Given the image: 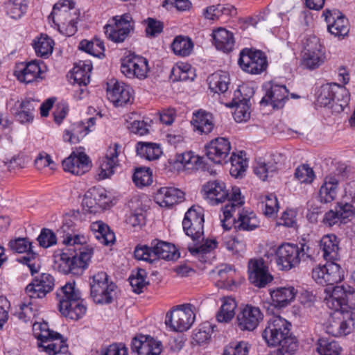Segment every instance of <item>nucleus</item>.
Segmentation results:
<instances>
[{
  "instance_id": "nucleus-1",
  "label": "nucleus",
  "mask_w": 355,
  "mask_h": 355,
  "mask_svg": "<svg viewBox=\"0 0 355 355\" xmlns=\"http://www.w3.org/2000/svg\"><path fill=\"white\" fill-rule=\"evenodd\" d=\"M86 241L83 235L69 232L64 234L62 243L66 248L54 252V268L64 275L83 274L88 268L94 254L92 248L83 245Z\"/></svg>"
},
{
  "instance_id": "nucleus-2",
  "label": "nucleus",
  "mask_w": 355,
  "mask_h": 355,
  "mask_svg": "<svg viewBox=\"0 0 355 355\" xmlns=\"http://www.w3.org/2000/svg\"><path fill=\"white\" fill-rule=\"evenodd\" d=\"M204 222L202 209L195 206L189 209L182 221L185 234L193 241V244L188 245V250L202 262H206L205 256L218 246L215 239L204 241Z\"/></svg>"
},
{
  "instance_id": "nucleus-3",
  "label": "nucleus",
  "mask_w": 355,
  "mask_h": 355,
  "mask_svg": "<svg viewBox=\"0 0 355 355\" xmlns=\"http://www.w3.org/2000/svg\"><path fill=\"white\" fill-rule=\"evenodd\" d=\"M230 202L222 208L220 220L225 230H230L234 225L236 231H252L259 227L260 222L256 214L243 209L245 201L239 187H232Z\"/></svg>"
},
{
  "instance_id": "nucleus-4",
  "label": "nucleus",
  "mask_w": 355,
  "mask_h": 355,
  "mask_svg": "<svg viewBox=\"0 0 355 355\" xmlns=\"http://www.w3.org/2000/svg\"><path fill=\"white\" fill-rule=\"evenodd\" d=\"M291 324L278 315H272L262 332L268 347H278L272 355H292L298 348L296 337L291 332Z\"/></svg>"
},
{
  "instance_id": "nucleus-5",
  "label": "nucleus",
  "mask_w": 355,
  "mask_h": 355,
  "mask_svg": "<svg viewBox=\"0 0 355 355\" xmlns=\"http://www.w3.org/2000/svg\"><path fill=\"white\" fill-rule=\"evenodd\" d=\"M231 150L230 141L225 137H217L212 139L205 146L206 155L209 160L215 164H223L231 162L230 173L232 176L239 178L245 172L247 166L245 160L242 156L232 153L228 158Z\"/></svg>"
},
{
  "instance_id": "nucleus-6",
  "label": "nucleus",
  "mask_w": 355,
  "mask_h": 355,
  "mask_svg": "<svg viewBox=\"0 0 355 355\" xmlns=\"http://www.w3.org/2000/svg\"><path fill=\"white\" fill-rule=\"evenodd\" d=\"M316 100L320 106L331 105L338 112H343L350 100V94L347 88L336 83L322 85L316 91Z\"/></svg>"
},
{
  "instance_id": "nucleus-7",
  "label": "nucleus",
  "mask_w": 355,
  "mask_h": 355,
  "mask_svg": "<svg viewBox=\"0 0 355 355\" xmlns=\"http://www.w3.org/2000/svg\"><path fill=\"white\" fill-rule=\"evenodd\" d=\"M134 255L135 259L149 263H153L159 259L176 260L180 257V253L174 245L158 239L153 240L150 246L137 245Z\"/></svg>"
},
{
  "instance_id": "nucleus-8",
  "label": "nucleus",
  "mask_w": 355,
  "mask_h": 355,
  "mask_svg": "<svg viewBox=\"0 0 355 355\" xmlns=\"http://www.w3.org/2000/svg\"><path fill=\"white\" fill-rule=\"evenodd\" d=\"M324 47L315 35L307 36L303 42L302 65L309 70L319 68L325 61Z\"/></svg>"
},
{
  "instance_id": "nucleus-9",
  "label": "nucleus",
  "mask_w": 355,
  "mask_h": 355,
  "mask_svg": "<svg viewBox=\"0 0 355 355\" xmlns=\"http://www.w3.org/2000/svg\"><path fill=\"white\" fill-rule=\"evenodd\" d=\"M59 311H86L88 308L86 300L76 287L75 282L67 283L56 293Z\"/></svg>"
},
{
  "instance_id": "nucleus-10",
  "label": "nucleus",
  "mask_w": 355,
  "mask_h": 355,
  "mask_svg": "<svg viewBox=\"0 0 355 355\" xmlns=\"http://www.w3.org/2000/svg\"><path fill=\"white\" fill-rule=\"evenodd\" d=\"M134 21L130 14L125 13L112 17L104 26L106 37L115 43H121L134 29Z\"/></svg>"
},
{
  "instance_id": "nucleus-11",
  "label": "nucleus",
  "mask_w": 355,
  "mask_h": 355,
  "mask_svg": "<svg viewBox=\"0 0 355 355\" xmlns=\"http://www.w3.org/2000/svg\"><path fill=\"white\" fill-rule=\"evenodd\" d=\"M253 95V89L245 85L234 92L230 107H235L234 118L236 122H245L250 118V98Z\"/></svg>"
},
{
  "instance_id": "nucleus-12",
  "label": "nucleus",
  "mask_w": 355,
  "mask_h": 355,
  "mask_svg": "<svg viewBox=\"0 0 355 355\" xmlns=\"http://www.w3.org/2000/svg\"><path fill=\"white\" fill-rule=\"evenodd\" d=\"M240 67L251 74H260L268 67L267 57L259 50L244 49L240 53L238 60Z\"/></svg>"
},
{
  "instance_id": "nucleus-13",
  "label": "nucleus",
  "mask_w": 355,
  "mask_h": 355,
  "mask_svg": "<svg viewBox=\"0 0 355 355\" xmlns=\"http://www.w3.org/2000/svg\"><path fill=\"white\" fill-rule=\"evenodd\" d=\"M121 71L128 78L144 80L149 71L148 62L144 57L130 53L121 59Z\"/></svg>"
},
{
  "instance_id": "nucleus-14",
  "label": "nucleus",
  "mask_w": 355,
  "mask_h": 355,
  "mask_svg": "<svg viewBox=\"0 0 355 355\" xmlns=\"http://www.w3.org/2000/svg\"><path fill=\"white\" fill-rule=\"evenodd\" d=\"M8 246L11 250L17 253H24L26 254L17 259L19 263L26 265L31 272V275L37 273L40 265L37 263L38 254L33 252L32 243L26 238H17L10 241Z\"/></svg>"
},
{
  "instance_id": "nucleus-15",
  "label": "nucleus",
  "mask_w": 355,
  "mask_h": 355,
  "mask_svg": "<svg viewBox=\"0 0 355 355\" xmlns=\"http://www.w3.org/2000/svg\"><path fill=\"white\" fill-rule=\"evenodd\" d=\"M298 245L284 243L279 245L275 251V262L279 269L288 271L297 267L300 261Z\"/></svg>"
},
{
  "instance_id": "nucleus-16",
  "label": "nucleus",
  "mask_w": 355,
  "mask_h": 355,
  "mask_svg": "<svg viewBox=\"0 0 355 355\" xmlns=\"http://www.w3.org/2000/svg\"><path fill=\"white\" fill-rule=\"evenodd\" d=\"M355 312H334L327 332L335 337L349 334L355 327Z\"/></svg>"
},
{
  "instance_id": "nucleus-17",
  "label": "nucleus",
  "mask_w": 355,
  "mask_h": 355,
  "mask_svg": "<svg viewBox=\"0 0 355 355\" xmlns=\"http://www.w3.org/2000/svg\"><path fill=\"white\" fill-rule=\"evenodd\" d=\"M248 273L250 282L258 288H264L273 280L262 258H253L248 261Z\"/></svg>"
},
{
  "instance_id": "nucleus-18",
  "label": "nucleus",
  "mask_w": 355,
  "mask_h": 355,
  "mask_svg": "<svg viewBox=\"0 0 355 355\" xmlns=\"http://www.w3.org/2000/svg\"><path fill=\"white\" fill-rule=\"evenodd\" d=\"M202 192L204 198L209 205H218L227 200V203L230 202L232 190L230 192L224 182L215 180L206 182L202 187Z\"/></svg>"
},
{
  "instance_id": "nucleus-19",
  "label": "nucleus",
  "mask_w": 355,
  "mask_h": 355,
  "mask_svg": "<svg viewBox=\"0 0 355 355\" xmlns=\"http://www.w3.org/2000/svg\"><path fill=\"white\" fill-rule=\"evenodd\" d=\"M263 87L266 92L260 101L261 105H270L274 109L282 108L284 106L288 95V90L284 85L270 81L265 83Z\"/></svg>"
},
{
  "instance_id": "nucleus-20",
  "label": "nucleus",
  "mask_w": 355,
  "mask_h": 355,
  "mask_svg": "<svg viewBox=\"0 0 355 355\" xmlns=\"http://www.w3.org/2000/svg\"><path fill=\"white\" fill-rule=\"evenodd\" d=\"M313 279L321 285H334L342 280L340 267L334 262H327L312 270Z\"/></svg>"
},
{
  "instance_id": "nucleus-21",
  "label": "nucleus",
  "mask_w": 355,
  "mask_h": 355,
  "mask_svg": "<svg viewBox=\"0 0 355 355\" xmlns=\"http://www.w3.org/2000/svg\"><path fill=\"white\" fill-rule=\"evenodd\" d=\"M322 17L327 24L328 31L336 37H344L349 33L348 19L337 9H325Z\"/></svg>"
},
{
  "instance_id": "nucleus-22",
  "label": "nucleus",
  "mask_w": 355,
  "mask_h": 355,
  "mask_svg": "<svg viewBox=\"0 0 355 355\" xmlns=\"http://www.w3.org/2000/svg\"><path fill=\"white\" fill-rule=\"evenodd\" d=\"M130 347L132 352L137 355H159L162 351L161 341L141 334L132 338Z\"/></svg>"
},
{
  "instance_id": "nucleus-23",
  "label": "nucleus",
  "mask_w": 355,
  "mask_h": 355,
  "mask_svg": "<svg viewBox=\"0 0 355 355\" xmlns=\"http://www.w3.org/2000/svg\"><path fill=\"white\" fill-rule=\"evenodd\" d=\"M42 66L44 67L42 61L32 60L26 63H21L17 67L15 75L17 80L26 84L42 79L43 70Z\"/></svg>"
},
{
  "instance_id": "nucleus-24",
  "label": "nucleus",
  "mask_w": 355,
  "mask_h": 355,
  "mask_svg": "<svg viewBox=\"0 0 355 355\" xmlns=\"http://www.w3.org/2000/svg\"><path fill=\"white\" fill-rule=\"evenodd\" d=\"M53 277L50 274L42 273L26 286V292L31 299L43 298L53 290Z\"/></svg>"
},
{
  "instance_id": "nucleus-25",
  "label": "nucleus",
  "mask_w": 355,
  "mask_h": 355,
  "mask_svg": "<svg viewBox=\"0 0 355 355\" xmlns=\"http://www.w3.org/2000/svg\"><path fill=\"white\" fill-rule=\"evenodd\" d=\"M107 97L115 106H123L132 98L128 85L113 80L107 83Z\"/></svg>"
},
{
  "instance_id": "nucleus-26",
  "label": "nucleus",
  "mask_w": 355,
  "mask_h": 355,
  "mask_svg": "<svg viewBox=\"0 0 355 355\" xmlns=\"http://www.w3.org/2000/svg\"><path fill=\"white\" fill-rule=\"evenodd\" d=\"M62 167L65 171L76 175H81L89 171L91 167V162L89 157L84 153H79L78 155L72 153L62 161Z\"/></svg>"
},
{
  "instance_id": "nucleus-27",
  "label": "nucleus",
  "mask_w": 355,
  "mask_h": 355,
  "mask_svg": "<svg viewBox=\"0 0 355 355\" xmlns=\"http://www.w3.org/2000/svg\"><path fill=\"white\" fill-rule=\"evenodd\" d=\"M194 312H167L165 324L176 331L188 330L194 322Z\"/></svg>"
},
{
  "instance_id": "nucleus-28",
  "label": "nucleus",
  "mask_w": 355,
  "mask_h": 355,
  "mask_svg": "<svg viewBox=\"0 0 355 355\" xmlns=\"http://www.w3.org/2000/svg\"><path fill=\"white\" fill-rule=\"evenodd\" d=\"M155 200L161 207H171L184 200V193L175 187H162L156 193Z\"/></svg>"
},
{
  "instance_id": "nucleus-29",
  "label": "nucleus",
  "mask_w": 355,
  "mask_h": 355,
  "mask_svg": "<svg viewBox=\"0 0 355 355\" xmlns=\"http://www.w3.org/2000/svg\"><path fill=\"white\" fill-rule=\"evenodd\" d=\"M37 347L40 352H44L48 355H56L64 352L68 347L66 340L58 332L37 341Z\"/></svg>"
},
{
  "instance_id": "nucleus-30",
  "label": "nucleus",
  "mask_w": 355,
  "mask_h": 355,
  "mask_svg": "<svg viewBox=\"0 0 355 355\" xmlns=\"http://www.w3.org/2000/svg\"><path fill=\"white\" fill-rule=\"evenodd\" d=\"M191 123L194 131L200 134H209L214 128L213 114L200 109L193 113Z\"/></svg>"
},
{
  "instance_id": "nucleus-31",
  "label": "nucleus",
  "mask_w": 355,
  "mask_h": 355,
  "mask_svg": "<svg viewBox=\"0 0 355 355\" xmlns=\"http://www.w3.org/2000/svg\"><path fill=\"white\" fill-rule=\"evenodd\" d=\"M339 178L336 175L329 174L324 178L319 190V200L322 203H329L337 196Z\"/></svg>"
},
{
  "instance_id": "nucleus-32",
  "label": "nucleus",
  "mask_w": 355,
  "mask_h": 355,
  "mask_svg": "<svg viewBox=\"0 0 355 355\" xmlns=\"http://www.w3.org/2000/svg\"><path fill=\"white\" fill-rule=\"evenodd\" d=\"M212 38L217 49L224 53H228L233 50L235 41L232 32L224 28H218L213 31Z\"/></svg>"
},
{
  "instance_id": "nucleus-33",
  "label": "nucleus",
  "mask_w": 355,
  "mask_h": 355,
  "mask_svg": "<svg viewBox=\"0 0 355 355\" xmlns=\"http://www.w3.org/2000/svg\"><path fill=\"white\" fill-rule=\"evenodd\" d=\"M272 304L275 307L282 309L286 307L296 295V291L293 286L279 287L270 293Z\"/></svg>"
},
{
  "instance_id": "nucleus-34",
  "label": "nucleus",
  "mask_w": 355,
  "mask_h": 355,
  "mask_svg": "<svg viewBox=\"0 0 355 355\" xmlns=\"http://www.w3.org/2000/svg\"><path fill=\"white\" fill-rule=\"evenodd\" d=\"M96 123V119L91 117L87 121V125L81 122L75 125L71 130H66L63 135V139L65 141L71 144H77L80 139L84 137L90 130L89 127L94 126Z\"/></svg>"
},
{
  "instance_id": "nucleus-35",
  "label": "nucleus",
  "mask_w": 355,
  "mask_h": 355,
  "mask_svg": "<svg viewBox=\"0 0 355 355\" xmlns=\"http://www.w3.org/2000/svg\"><path fill=\"white\" fill-rule=\"evenodd\" d=\"M90 229L95 238L104 245L112 244L115 241V235L109 226L101 220L93 222Z\"/></svg>"
},
{
  "instance_id": "nucleus-36",
  "label": "nucleus",
  "mask_w": 355,
  "mask_h": 355,
  "mask_svg": "<svg viewBox=\"0 0 355 355\" xmlns=\"http://www.w3.org/2000/svg\"><path fill=\"white\" fill-rule=\"evenodd\" d=\"M320 248L322 252V257L327 262H334L338 257V245L336 236L326 235L322 238Z\"/></svg>"
},
{
  "instance_id": "nucleus-37",
  "label": "nucleus",
  "mask_w": 355,
  "mask_h": 355,
  "mask_svg": "<svg viewBox=\"0 0 355 355\" xmlns=\"http://www.w3.org/2000/svg\"><path fill=\"white\" fill-rule=\"evenodd\" d=\"M39 101L31 98H26L20 105L16 117L21 123H31L33 121L36 107Z\"/></svg>"
},
{
  "instance_id": "nucleus-38",
  "label": "nucleus",
  "mask_w": 355,
  "mask_h": 355,
  "mask_svg": "<svg viewBox=\"0 0 355 355\" xmlns=\"http://www.w3.org/2000/svg\"><path fill=\"white\" fill-rule=\"evenodd\" d=\"M137 154L142 158L153 161L159 158L162 150L159 144L139 141L136 145Z\"/></svg>"
},
{
  "instance_id": "nucleus-39",
  "label": "nucleus",
  "mask_w": 355,
  "mask_h": 355,
  "mask_svg": "<svg viewBox=\"0 0 355 355\" xmlns=\"http://www.w3.org/2000/svg\"><path fill=\"white\" fill-rule=\"evenodd\" d=\"M209 88L214 93H225L230 85V76L226 71H218L211 74L209 78Z\"/></svg>"
},
{
  "instance_id": "nucleus-40",
  "label": "nucleus",
  "mask_w": 355,
  "mask_h": 355,
  "mask_svg": "<svg viewBox=\"0 0 355 355\" xmlns=\"http://www.w3.org/2000/svg\"><path fill=\"white\" fill-rule=\"evenodd\" d=\"M342 347L330 337H321L316 343V351L320 355H340Z\"/></svg>"
},
{
  "instance_id": "nucleus-41",
  "label": "nucleus",
  "mask_w": 355,
  "mask_h": 355,
  "mask_svg": "<svg viewBox=\"0 0 355 355\" xmlns=\"http://www.w3.org/2000/svg\"><path fill=\"white\" fill-rule=\"evenodd\" d=\"M116 285L112 283L110 286L102 288L96 293H90V297L95 304H111L116 297Z\"/></svg>"
},
{
  "instance_id": "nucleus-42",
  "label": "nucleus",
  "mask_w": 355,
  "mask_h": 355,
  "mask_svg": "<svg viewBox=\"0 0 355 355\" xmlns=\"http://www.w3.org/2000/svg\"><path fill=\"white\" fill-rule=\"evenodd\" d=\"M263 318L262 312H239L237 320L241 329L252 331Z\"/></svg>"
},
{
  "instance_id": "nucleus-43",
  "label": "nucleus",
  "mask_w": 355,
  "mask_h": 355,
  "mask_svg": "<svg viewBox=\"0 0 355 355\" xmlns=\"http://www.w3.org/2000/svg\"><path fill=\"white\" fill-rule=\"evenodd\" d=\"M175 162L180 163L185 170L194 171L202 168L203 158L189 151L177 155Z\"/></svg>"
},
{
  "instance_id": "nucleus-44",
  "label": "nucleus",
  "mask_w": 355,
  "mask_h": 355,
  "mask_svg": "<svg viewBox=\"0 0 355 355\" xmlns=\"http://www.w3.org/2000/svg\"><path fill=\"white\" fill-rule=\"evenodd\" d=\"M171 49L173 53L181 57L189 55L193 49V42L191 39L187 36H176L172 44Z\"/></svg>"
},
{
  "instance_id": "nucleus-45",
  "label": "nucleus",
  "mask_w": 355,
  "mask_h": 355,
  "mask_svg": "<svg viewBox=\"0 0 355 355\" xmlns=\"http://www.w3.org/2000/svg\"><path fill=\"white\" fill-rule=\"evenodd\" d=\"M92 69V65L90 62L80 61L72 69L74 81L80 85L86 86L89 83Z\"/></svg>"
},
{
  "instance_id": "nucleus-46",
  "label": "nucleus",
  "mask_w": 355,
  "mask_h": 355,
  "mask_svg": "<svg viewBox=\"0 0 355 355\" xmlns=\"http://www.w3.org/2000/svg\"><path fill=\"white\" fill-rule=\"evenodd\" d=\"M28 8L26 0H8L5 3L6 14L12 19H19Z\"/></svg>"
},
{
  "instance_id": "nucleus-47",
  "label": "nucleus",
  "mask_w": 355,
  "mask_h": 355,
  "mask_svg": "<svg viewBox=\"0 0 355 355\" xmlns=\"http://www.w3.org/2000/svg\"><path fill=\"white\" fill-rule=\"evenodd\" d=\"M147 272L144 269L139 268L137 271L132 272L129 277L130 284L132 291L136 293H141L144 289L148 285L146 280Z\"/></svg>"
},
{
  "instance_id": "nucleus-48",
  "label": "nucleus",
  "mask_w": 355,
  "mask_h": 355,
  "mask_svg": "<svg viewBox=\"0 0 355 355\" xmlns=\"http://www.w3.org/2000/svg\"><path fill=\"white\" fill-rule=\"evenodd\" d=\"M277 170V163L271 161L258 162L254 167V173L263 181L269 177H272Z\"/></svg>"
},
{
  "instance_id": "nucleus-49",
  "label": "nucleus",
  "mask_w": 355,
  "mask_h": 355,
  "mask_svg": "<svg viewBox=\"0 0 355 355\" xmlns=\"http://www.w3.org/2000/svg\"><path fill=\"white\" fill-rule=\"evenodd\" d=\"M233 7L231 6H225L224 5L218 4L216 6H209L203 9L202 16L209 20H217L223 15L231 14Z\"/></svg>"
},
{
  "instance_id": "nucleus-50",
  "label": "nucleus",
  "mask_w": 355,
  "mask_h": 355,
  "mask_svg": "<svg viewBox=\"0 0 355 355\" xmlns=\"http://www.w3.org/2000/svg\"><path fill=\"white\" fill-rule=\"evenodd\" d=\"M132 181L139 188L149 186L153 182V173L150 168L140 167L135 169Z\"/></svg>"
},
{
  "instance_id": "nucleus-51",
  "label": "nucleus",
  "mask_w": 355,
  "mask_h": 355,
  "mask_svg": "<svg viewBox=\"0 0 355 355\" xmlns=\"http://www.w3.org/2000/svg\"><path fill=\"white\" fill-rule=\"evenodd\" d=\"M79 49L98 58L103 55L105 51L103 42L98 39H95L92 41L82 40L80 42Z\"/></svg>"
},
{
  "instance_id": "nucleus-52",
  "label": "nucleus",
  "mask_w": 355,
  "mask_h": 355,
  "mask_svg": "<svg viewBox=\"0 0 355 355\" xmlns=\"http://www.w3.org/2000/svg\"><path fill=\"white\" fill-rule=\"evenodd\" d=\"M342 291L343 287L334 288L331 295L326 297L324 301L327 309L331 311H346L340 295Z\"/></svg>"
},
{
  "instance_id": "nucleus-53",
  "label": "nucleus",
  "mask_w": 355,
  "mask_h": 355,
  "mask_svg": "<svg viewBox=\"0 0 355 355\" xmlns=\"http://www.w3.org/2000/svg\"><path fill=\"white\" fill-rule=\"evenodd\" d=\"M54 42L47 35H42L34 44V49L37 55L48 57L53 52Z\"/></svg>"
},
{
  "instance_id": "nucleus-54",
  "label": "nucleus",
  "mask_w": 355,
  "mask_h": 355,
  "mask_svg": "<svg viewBox=\"0 0 355 355\" xmlns=\"http://www.w3.org/2000/svg\"><path fill=\"white\" fill-rule=\"evenodd\" d=\"M334 207L338 211L343 224H346L355 218V207L352 203L340 201Z\"/></svg>"
},
{
  "instance_id": "nucleus-55",
  "label": "nucleus",
  "mask_w": 355,
  "mask_h": 355,
  "mask_svg": "<svg viewBox=\"0 0 355 355\" xmlns=\"http://www.w3.org/2000/svg\"><path fill=\"white\" fill-rule=\"evenodd\" d=\"M112 283L113 282L109 281L108 275L105 272L99 271L89 277L90 293H96V291H100Z\"/></svg>"
},
{
  "instance_id": "nucleus-56",
  "label": "nucleus",
  "mask_w": 355,
  "mask_h": 355,
  "mask_svg": "<svg viewBox=\"0 0 355 355\" xmlns=\"http://www.w3.org/2000/svg\"><path fill=\"white\" fill-rule=\"evenodd\" d=\"M295 178L301 183L310 184L314 180L315 175L309 164H303L295 169Z\"/></svg>"
},
{
  "instance_id": "nucleus-57",
  "label": "nucleus",
  "mask_w": 355,
  "mask_h": 355,
  "mask_svg": "<svg viewBox=\"0 0 355 355\" xmlns=\"http://www.w3.org/2000/svg\"><path fill=\"white\" fill-rule=\"evenodd\" d=\"M223 245L230 251L239 253L245 250V241L238 236H225L223 239Z\"/></svg>"
},
{
  "instance_id": "nucleus-58",
  "label": "nucleus",
  "mask_w": 355,
  "mask_h": 355,
  "mask_svg": "<svg viewBox=\"0 0 355 355\" xmlns=\"http://www.w3.org/2000/svg\"><path fill=\"white\" fill-rule=\"evenodd\" d=\"M144 23L146 24L145 32L148 37H155L163 31L164 24L156 19L148 17Z\"/></svg>"
},
{
  "instance_id": "nucleus-59",
  "label": "nucleus",
  "mask_w": 355,
  "mask_h": 355,
  "mask_svg": "<svg viewBox=\"0 0 355 355\" xmlns=\"http://www.w3.org/2000/svg\"><path fill=\"white\" fill-rule=\"evenodd\" d=\"M262 210L267 216H274L279 208L277 197L274 194L265 196V200L261 202Z\"/></svg>"
},
{
  "instance_id": "nucleus-60",
  "label": "nucleus",
  "mask_w": 355,
  "mask_h": 355,
  "mask_svg": "<svg viewBox=\"0 0 355 355\" xmlns=\"http://www.w3.org/2000/svg\"><path fill=\"white\" fill-rule=\"evenodd\" d=\"M234 273V270H232L230 266H224L218 271L219 280L223 282V285L230 290L236 287L235 282L232 279Z\"/></svg>"
},
{
  "instance_id": "nucleus-61",
  "label": "nucleus",
  "mask_w": 355,
  "mask_h": 355,
  "mask_svg": "<svg viewBox=\"0 0 355 355\" xmlns=\"http://www.w3.org/2000/svg\"><path fill=\"white\" fill-rule=\"evenodd\" d=\"M40 245L44 248H49L57 243V236L51 230L43 228L37 239Z\"/></svg>"
},
{
  "instance_id": "nucleus-62",
  "label": "nucleus",
  "mask_w": 355,
  "mask_h": 355,
  "mask_svg": "<svg viewBox=\"0 0 355 355\" xmlns=\"http://www.w3.org/2000/svg\"><path fill=\"white\" fill-rule=\"evenodd\" d=\"M33 335L37 338V341L41 340L44 338L52 336L53 334H56V331L51 330L49 328L47 322H35L33 324Z\"/></svg>"
},
{
  "instance_id": "nucleus-63",
  "label": "nucleus",
  "mask_w": 355,
  "mask_h": 355,
  "mask_svg": "<svg viewBox=\"0 0 355 355\" xmlns=\"http://www.w3.org/2000/svg\"><path fill=\"white\" fill-rule=\"evenodd\" d=\"M248 344L244 341L231 343L223 352V355H248Z\"/></svg>"
},
{
  "instance_id": "nucleus-64",
  "label": "nucleus",
  "mask_w": 355,
  "mask_h": 355,
  "mask_svg": "<svg viewBox=\"0 0 355 355\" xmlns=\"http://www.w3.org/2000/svg\"><path fill=\"white\" fill-rule=\"evenodd\" d=\"M78 17L73 15V11H68L66 15L63 16V21H58L56 24L58 28L60 25H67V34L73 35L77 31Z\"/></svg>"
}]
</instances>
